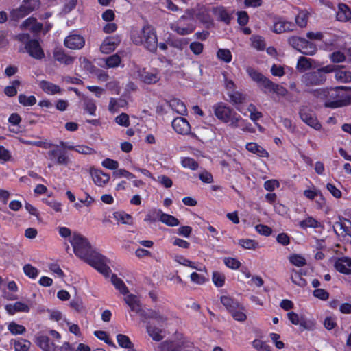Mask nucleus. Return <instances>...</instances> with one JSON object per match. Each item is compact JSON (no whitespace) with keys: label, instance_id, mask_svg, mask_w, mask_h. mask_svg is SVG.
<instances>
[{"label":"nucleus","instance_id":"obj_60","mask_svg":"<svg viewBox=\"0 0 351 351\" xmlns=\"http://www.w3.org/2000/svg\"><path fill=\"white\" fill-rule=\"evenodd\" d=\"M289 261L297 267H302L306 265L305 258L299 254H292L289 257Z\"/></svg>","mask_w":351,"mask_h":351},{"label":"nucleus","instance_id":"obj_1","mask_svg":"<svg viewBox=\"0 0 351 351\" xmlns=\"http://www.w3.org/2000/svg\"><path fill=\"white\" fill-rule=\"evenodd\" d=\"M75 254L99 272L107 275L110 271L106 265V259L101 254L95 250L88 239L82 234L73 232L69 239Z\"/></svg>","mask_w":351,"mask_h":351},{"label":"nucleus","instance_id":"obj_27","mask_svg":"<svg viewBox=\"0 0 351 351\" xmlns=\"http://www.w3.org/2000/svg\"><path fill=\"white\" fill-rule=\"evenodd\" d=\"M146 328L148 335L154 341H160L165 337L164 330L155 326L148 324Z\"/></svg>","mask_w":351,"mask_h":351},{"label":"nucleus","instance_id":"obj_36","mask_svg":"<svg viewBox=\"0 0 351 351\" xmlns=\"http://www.w3.org/2000/svg\"><path fill=\"white\" fill-rule=\"evenodd\" d=\"M111 282L115 288L123 295H127L129 293V290L124 282L117 277L116 275H112L111 277Z\"/></svg>","mask_w":351,"mask_h":351},{"label":"nucleus","instance_id":"obj_2","mask_svg":"<svg viewBox=\"0 0 351 351\" xmlns=\"http://www.w3.org/2000/svg\"><path fill=\"white\" fill-rule=\"evenodd\" d=\"M213 108L216 117L231 128H239L244 132L254 133L255 132L249 121L243 119L240 114L226 104L217 103L213 106Z\"/></svg>","mask_w":351,"mask_h":351},{"label":"nucleus","instance_id":"obj_26","mask_svg":"<svg viewBox=\"0 0 351 351\" xmlns=\"http://www.w3.org/2000/svg\"><path fill=\"white\" fill-rule=\"evenodd\" d=\"M36 344L43 351H58V347L53 343H51L47 336L38 337L36 339Z\"/></svg>","mask_w":351,"mask_h":351},{"label":"nucleus","instance_id":"obj_7","mask_svg":"<svg viewBox=\"0 0 351 351\" xmlns=\"http://www.w3.org/2000/svg\"><path fill=\"white\" fill-rule=\"evenodd\" d=\"M39 5L37 0H23V4L18 8L14 9L10 12L12 19L18 21L34 11Z\"/></svg>","mask_w":351,"mask_h":351},{"label":"nucleus","instance_id":"obj_11","mask_svg":"<svg viewBox=\"0 0 351 351\" xmlns=\"http://www.w3.org/2000/svg\"><path fill=\"white\" fill-rule=\"evenodd\" d=\"M300 117L302 121L308 126L316 130H319L321 129L322 125L317 119L315 113L312 111L306 108H301L300 110Z\"/></svg>","mask_w":351,"mask_h":351},{"label":"nucleus","instance_id":"obj_64","mask_svg":"<svg viewBox=\"0 0 351 351\" xmlns=\"http://www.w3.org/2000/svg\"><path fill=\"white\" fill-rule=\"evenodd\" d=\"M253 347L258 351H271L270 347L260 339H255L252 342Z\"/></svg>","mask_w":351,"mask_h":351},{"label":"nucleus","instance_id":"obj_33","mask_svg":"<svg viewBox=\"0 0 351 351\" xmlns=\"http://www.w3.org/2000/svg\"><path fill=\"white\" fill-rule=\"evenodd\" d=\"M313 60L301 56L298 60L296 68L300 71H305L313 67Z\"/></svg>","mask_w":351,"mask_h":351},{"label":"nucleus","instance_id":"obj_9","mask_svg":"<svg viewBox=\"0 0 351 351\" xmlns=\"http://www.w3.org/2000/svg\"><path fill=\"white\" fill-rule=\"evenodd\" d=\"M137 77L145 84H156L160 80V71L156 68L149 70L142 69L138 71Z\"/></svg>","mask_w":351,"mask_h":351},{"label":"nucleus","instance_id":"obj_12","mask_svg":"<svg viewBox=\"0 0 351 351\" xmlns=\"http://www.w3.org/2000/svg\"><path fill=\"white\" fill-rule=\"evenodd\" d=\"M90 174L93 182L100 187L106 186L110 180V175L100 169L91 168L90 169Z\"/></svg>","mask_w":351,"mask_h":351},{"label":"nucleus","instance_id":"obj_28","mask_svg":"<svg viewBox=\"0 0 351 351\" xmlns=\"http://www.w3.org/2000/svg\"><path fill=\"white\" fill-rule=\"evenodd\" d=\"M82 101L85 112L88 113L89 115L95 116L97 106L94 99L85 95H82Z\"/></svg>","mask_w":351,"mask_h":351},{"label":"nucleus","instance_id":"obj_35","mask_svg":"<svg viewBox=\"0 0 351 351\" xmlns=\"http://www.w3.org/2000/svg\"><path fill=\"white\" fill-rule=\"evenodd\" d=\"M212 12L215 17L220 21L228 23L230 20L229 14L223 7L213 8Z\"/></svg>","mask_w":351,"mask_h":351},{"label":"nucleus","instance_id":"obj_14","mask_svg":"<svg viewBox=\"0 0 351 351\" xmlns=\"http://www.w3.org/2000/svg\"><path fill=\"white\" fill-rule=\"evenodd\" d=\"M174 130L180 134H189L191 132V125L188 121L183 117H177L172 121Z\"/></svg>","mask_w":351,"mask_h":351},{"label":"nucleus","instance_id":"obj_43","mask_svg":"<svg viewBox=\"0 0 351 351\" xmlns=\"http://www.w3.org/2000/svg\"><path fill=\"white\" fill-rule=\"evenodd\" d=\"M252 47L256 50L263 51L265 48L264 38L258 35H253L250 38Z\"/></svg>","mask_w":351,"mask_h":351},{"label":"nucleus","instance_id":"obj_59","mask_svg":"<svg viewBox=\"0 0 351 351\" xmlns=\"http://www.w3.org/2000/svg\"><path fill=\"white\" fill-rule=\"evenodd\" d=\"M174 261L177 262L178 263L184 266L189 267L193 269H198L199 270L195 265V263L189 261V259L186 258L183 256L181 255H176L174 256Z\"/></svg>","mask_w":351,"mask_h":351},{"label":"nucleus","instance_id":"obj_55","mask_svg":"<svg viewBox=\"0 0 351 351\" xmlns=\"http://www.w3.org/2000/svg\"><path fill=\"white\" fill-rule=\"evenodd\" d=\"M226 276L223 273L214 271L212 276V280L214 285L217 287H221L224 285Z\"/></svg>","mask_w":351,"mask_h":351},{"label":"nucleus","instance_id":"obj_56","mask_svg":"<svg viewBox=\"0 0 351 351\" xmlns=\"http://www.w3.org/2000/svg\"><path fill=\"white\" fill-rule=\"evenodd\" d=\"M246 72L250 78L257 84L265 77L261 73L250 66L246 68Z\"/></svg>","mask_w":351,"mask_h":351},{"label":"nucleus","instance_id":"obj_37","mask_svg":"<svg viewBox=\"0 0 351 351\" xmlns=\"http://www.w3.org/2000/svg\"><path fill=\"white\" fill-rule=\"evenodd\" d=\"M127 102L123 99L110 98L108 105V110L111 112H117L119 108H123L126 106Z\"/></svg>","mask_w":351,"mask_h":351},{"label":"nucleus","instance_id":"obj_50","mask_svg":"<svg viewBox=\"0 0 351 351\" xmlns=\"http://www.w3.org/2000/svg\"><path fill=\"white\" fill-rule=\"evenodd\" d=\"M23 270L24 274L32 279L36 278L39 274L38 269L31 264H25L23 267Z\"/></svg>","mask_w":351,"mask_h":351},{"label":"nucleus","instance_id":"obj_8","mask_svg":"<svg viewBox=\"0 0 351 351\" xmlns=\"http://www.w3.org/2000/svg\"><path fill=\"white\" fill-rule=\"evenodd\" d=\"M326 80V77L317 69L315 71L304 74L301 77V82L305 86H318L322 84Z\"/></svg>","mask_w":351,"mask_h":351},{"label":"nucleus","instance_id":"obj_39","mask_svg":"<svg viewBox=\"0 0 351 351\" xmlns=\"http://www.w3.org/2000/svg\"><path fill=\"white\" fill-rule=\"evenodd\" d=\"M104 62L106 68H117L121 64V58L118 53H115L105 58Z\"/></svg>","mask_w":351,"mask_h":351},{"label":"nucleus","instance_id":"obj_20","mask_svg":"<svg viewBox=\"0 0 351 351\" xmlns=\"http://www.w3.org/2000/svg\"><path fill=\"white\" fill-rule=\"evenodd\" d=\"M336 269L343 274H351V258L342 257L338 258L335 264Z\"/></svg>","mask_w":351,"mask_h":351},{"label":"nucleus","instance_id":"obj_54","mask_svg":"<svg viewBox=\"0 0 351 351\" xmlns=\"http://www.w3.org/2000/svg\"><path fill=\"white\" fill-rule=\"evenodd\" d=\"M181 165L184 168L190 169L193 171L196 170L199 167L198 163L193 158L189 157L182 158Z\"/></svg>","mask_w":351,"mask_h":351},{"label":"nucleus","instance_id":"obj_62","mask_svg":"<svg viewBox=\"0 0 351 351\" xmlns=\"http://www.w3.org/2000/svg\"><path fill=\"white\" fill-rule=\"evenodd\" d=\"M223 262L226 267L232 269H237L241 265L239 261L232 257L225 258Z\"/></svg>","mask_w":351,"mask_h":351},{"label":"nucleus","instance_id":"obj_48","mask_svg":"<svg viewBox=\"0 0 351 351\" xmlns=\"http://www.w3.org/2000/svg\"><path fill=\"white\" fill-rule=\"evenodd\" d=\"M160 221L171 227L177 226L180 223L179 220L176 217L165 213H163L161 216Z\"/></svg>","mask_w":351,"mask_h":351},{"label":"nucleus","instance_id":"obj_22","mask_svg":"<svg viewBox=\"0 0 351 351\" xmlns=\"http://www.w3.org/2000/svg\"><path fill=\"white\" fill-rule=\"evenodd\" d=\"M7 313L10 315H14L18 312L28 313L30 310L29 306L21 302H16L14 304H9L5 306Z\"/></svg>","mask_w":351,"mask_h":351},{"label":"nucleus","instance_id":"obj_17","mask_svg":"<svg viewBox=\"0 0 351 351\" xmlns=\"http://www.w3.org/2000/svg\"><path fill=\"white\" fill-rule=\"evenodd\" d=\"M141 321L145 323L147 322L148 319H154L158 324H164L167 321V317L159 311L154 310L141 312Z\"/></svg>","mask_w":351,"mask_h":351},{"label":"nucleus","instance_id":"obj_13","mask_svg":"<svg viewBox=\"0 0 351 351\" xmlns=\"http://www.w3.org/2000/svg\"><path fill=\"white\" fill-rule=\"evenodd\" d=\"M25 49L30 56L35 59H42L44 57V52L36 40H30L25 45Z\"/></svg>","mask_w":351,"mask_h":351},{"label":"nucleus","instance_id":"obj_32","mask_svg":"<svg viewBox=\"0 0 351 351\" xmlns=\"http://www.w3.org/2000/svg\"><path fill=\"white\" fill-rule=\"evenodd\" d=\"M246 149L253 154H255L261 157H267V152L263 149L261 146L258 145L256 143H248L246 144Z\"/></svg>","mask_w":351,"mask_h":351},{"label":"nucleus","instance_id":"obj_24","mask_svg":"<svg viewBox=\"0 0 351 351\" xmlns=\"http://www.w3.org/2000/svg\"><path fill=\"white\" fill-rule=\"evenodd\" d=\"M124 300L130 306L131 311L138 313L141 316V312H143L144 311L141 310L139 300L136 295L128 293L124 298Z\"/></svg>","mask_w":351,"mask_h":351},{"label":"nucleus","instance_id":"obj_41","mask_svg":"<svg viewBox=\"0 0 351 351\" xmlns=\"http://www.w3.org/2000/svg\"><path fill=\"white\" fill-rule=\"evenodd\" d=\"M172 109L175 110L178 114L184 115L187 112V109L184 104L180 99H175L171 101L170 104Z\"/></svg>","mask_w":351,"mask_h":351},{"label":"nucleus","instance_id":"obj_44","mask_svg":"<svg viewBox=\"0 0 351 351\" xmlns=\"http://www.w3.org/2000/svg\"><path fill=\"white\" fill-rule=\"evenodd\" d=\"M247 110L250 112V119L256 124V122L263 117L262 112H259L256 106L253 104H250L247 108Z\"/></svg>","mask_w":351,"mask_h":351},{"label":"nucleus","instance_id":"obj_21","mask_svg":"<svg viewBox=\"0 0 351 351\" xmlns=\"http://www.w3.org/2000/svg\"><path fill=\"white\" fill-rule=\"evenodd\" d=\"M42 24L37 22L36 19L33 17L27 19L20 25L21 29H28L34 33L40 32L42 29Z\"/></svg>","mask_w":351,"mask_h":351},{"label":"nucleus","instance_id":"obj_15","mask_svg":"<svg viewBox=\"0 0 351 351\" xmlns=\"http://www.w3.org/2000/svg\"><path fill=\"white\" fill-rule=\"evenodd\" d=\"M121 42L119 36L106 38L100 46V50L103 53H110L115 50Z\"/></svg>","mask_w":351,"mask_h":351},{"label":"nucleus","instance_id":"obj_49","mask_svg":"<svg viewBox=\"0 0 351 351\" xmlns=\"http://www.w3.org/2000/svg\"><path fill=\"white\" fill-rule=\"evenodd\" d=\"M178 349V344L172 341H165L160 343L157 351H176Z\"/></svg>","mask_w":351,"mask_h":351},{"label":"nucleus","instance_id":"obj_16","mask_svg":"<svg viewBox=\"0 0 351 351\" xmlns=\"http://www.w3.org/2000/svg\"><path fill=\"white\" fill-rule=\"evenodd\" d=\"M195 15L196 19L204 24L206 27L208 28L213 25V21L210 16V10L207 8H199L197 12L195 11Z\"/></svg>","mask_w":351,"mask_h":351},{"label":"nucleus","instance_id":"obj_45","mask_svg":"<svg viewBox=\"0 0 351 351\" xmlns=\"http://www.w3.org/2000/svg\"><path fill=\"white\" fill-rule=\"evenodd\" d=\"M8 330L14 335H23L26 331L25 326L14 322H11L8 324Z\"/></svg>","mask_w":351,"mask_h":351},{"label":"nucleus","instance_id":"obj_61","mask_svg":"<svg viewBox=\"0 0 351 351\" xmlns=\"http://www.w3.org/2000/svg\"><path fill=\"white\" fill-rule=\"evenodd\" d=\"M117 341L119 345L122 348H130L132 346V343L130 340V338L122 334H119L117 336Z\"/></svg>","mask_w":351,"mask_h":351},{"label":"nucleus","instance_id":"obj_23","mask_svg":"<svg viewBox=\"0 0 351 351\" xmlns=\"http://www.w3.org/2000/svg\"><path fill=\"white\" fill-rule=\"evenodd\" d=\"M311 12L308 10H299L295 16V24L301 28L306 27Z\"/></svg>","mask_w":351,"mask_h":351},{"label":"nucleus","instance_id":"obj_18","mask_svg":"<svg viewBox=\"0 0 351 351\" xmlns=\"http://www.w3.org/2000/svg\"><path fill=\"white\" fill-rule=\"evenodd\" d=\"M294 28L295 24L292 22L278 19L274 23L272 27V31L276 34H281L285 32L293 31Z\"/></svg>","mask_w":351,"mask_h":351},{"label":"nucleus","instance_id":"obj_53","mask_svg":"<svg viewBox=\"0 0 351 351\" xmlns=\"http://www.w3.org/2000/svg\"><path fill=\"white\" fill-rule=\"evenodd\" d=\"M238 243L242 247L247 250H255L259 247L258 242L249 239H240Z\"/></svg>","mask_w":351,"mask_h":351},{"label":"nucleus","instance_id":"obj_4","mask_svg":"<svg viewBox=\"0 0 351 351\" xmlns=\"http://www.w3.org/2000/svg\"><path fill=\"white\" fill-rule=\"evenodd\" d=\"M131 39L136 45H143L150 52L156 51L158 38L154 28L150 25H144L139 31L131 33Z\"/></svg>","mask_w":351,"mask_h":351},{"label":"nucleus","instance_id":"obj_47","mask_svg":"<svg viewBox=\"0 0 351 351\" xmlns=\"http://www.w3.org/2000/svg\"><path fill=\"white\" fill-rule=\"evenodd\" d=\"M31 346V342L23 339H19L14 341V347L15 351H28Z\"/></svg>","mask_w":351,"mask_h":351},{"label":"nucleus","instance_id":"obj_40","mask_svg":"<svg viewBox=\"0 0 351 351\" xmlns=\"http://www.w3.org/2000/svg\"><path fill=\"white\" fill-rule=\"evenodd\" d=\"M298 51L305 55L313 56L317 51V47L314 44L305 39V43H302Z\"/></svg>","mask_w":351,"mask_h":351},{"label":"nucleus","instance_id":"obj_5","mask_svg":"<svg viewBox=\"0 0 351 351\" xmlns=\"http://www.w3.org/2000/svg\"><path fill=\"white\" fill-rule=\"evenodd\" d=\"M195 10L188 9L184 14L173 23H169L170 29L176 34L185 36L191 34L195 29Z\"/></svg>","mask_w":351,"mask_h":351},{"label":"nucleus","instance_id":"obj_58","mask_svg":"<svg viewBox=\"0 0 351 351\" xmlns=\"http://www.w3.org/2000/svg\"><path fill=\"white\" fill-rule=\"evenodd\" d=\"M43 202L56 213L62 211V204L53 199H43Z\"/></svg>","mask_w":351,"mask_h":351},{"label":"nucleus","instance_id":"obj_34","mask_svg":"<svg viewBox=\"0 0 351 351\" xmlns=\"http://www.w3.org/2000/svg\"><path fill=\"white\" fill-rule=\"evenodd\" d=\"M227 93L230 101L235 105L243 104L247 99L246 95L240 91L234 90L232 92H227Z\"/></svg>","mask_w":351,"mask_h":351},{"label":"nucleus","instance_id":"obj_6","mask_svg":"<svg viewBox=\"0 0 351 351\" xmlns=\"http://www.w3.org/2000/svg\"><path fill=\"white\" fill-rule=\"evenodd\" d=\"M47 152V159L49 162L48 167L51 168L53 165L68 166L71 163V159L66 152L60 148L59 145L51 143V147Z\"/></svg>","mask_w":351,"mask_h":351},{"label":"nucleus","instance_id":"obj_38","mask_svg":"<svg viewBox=\"0 0 351 351\" xmlns=\"http://www.w3.org/2000/svg\"><path fill=\"white\" fill-rule=\"evenodd\" d=\"M289 320L294 325H300L304 328H308L306 322L300 317L297 313L294 312H289L287 313Z\"/></svg>","mask_w":351,"mask_h":351},{"label":"nucleus","instance_id":"obj_19","mask_svg":"<svg viewBox=\"0 0 351 351\" xmlns=\"http://www.w3.org/2000/svg\"><path fill=\"white\" fill-rule=\"evenodd\" d=\"M335 79L339 83L351 82V71L347 70L344 66H337Z\"/></svg>","mask_w":351,"mask_h":351},{"label":"nucleus","instance_id":"obj_46","mask_svg":"<svg viewBox=\"0 0 351 351\" xmlns=\"http://www.w3.org/2000/svg\"><path fill=\"white\" fill-rule=\"evenodd\" d=\"M230 313L232 317L238 322H244L247 319V316L245 313V308L241 304H239L238 308H234Z\"/></svg>","mask_w":351,"mask_h":351},{"label":"nucleus","instance_id":"obj_30","mask_svg":"<svg viewBox=\"0 0 351 351\" xmlns=\"http://www.w3.org/2000/svg\"><path fill=\"white\" fill-rule=\"evenodd\" d=\"M337 19L339 21H347L351 19V11L346 4L340 3L339 5Z\"/></svg>","mask_w":351,"mask_h":351},{"label":"nucleus","instance_id":"obj_57","mask_svg":"<svg viewBox=\"0 0 351 351\" xmlns=\"http://www.w3.org/2000/svg\"><path fill=\"white\" fill-rule=\"evenodd\" d=\"M265 93H271L274 83L265 76L258 83Z\"/></svg>","mask_w":351,"mask_h":351},{"label":"nucleus","instance_id":"obj_51","mask_svg":"<svg viewBox=\"0 0 351 351\" xmlns=\"http://www.w3.org/2000/svg\"><path fill=\"white\" fill-rule=\"evenodd\" d=\"M19 102L24 106H32L36 103V99L33 95L21 94L19 95Z\"/></svg>","mask_w":351,"mask_h":351},{"label":"nucleus","instance_id":"obj_3","mask_svg":"<svg viewBox=\"0 0 351 351\" xmlns=\"http://www.w3.org/2000/svg\"><path fill=\"white\" fill-rule=\"evenodd\" d=\"M348 89H351V88L343 86L335 88H319L314 91V95L325 100L324 106L326 107L337 108L348 104L349 98L343 93V90Z\"/></svg>","mask_w":351,"mask_h":351},{"label":"nucleus","instance_id":"obj_29","mask_svg":"<svg viewBox=\"0 0 351 351\" xmlns=\"http://www.w3.org/2000/svg\"><path fill=\"white\" fill-rule=\"evenodd\" d=\"M39 86L45 93L49 95L60 93L61 90L58 85L45 80L40 82Z\"/></svg>","mask_w":351,"mask_h":351},{"label":"nucleus","instance_id":"obj_42","mask_svg":"<svg viewBox=\"0 0 351 351\" xmlns=\"http://www.w3.org/2000/svg\"><path fill=\"white\" fill-rule=\"evenodd\" d=\"M221 302L230 313L234 308H238L239 304L237 301H234L230 297L227 295H223L221 297Z\"/></svg>","mask_w":351,"mask_h":351},{"label":"nucleus","instance_id":"obj_31","mask_svg":"<svg viewBox=\"0 0 351 351\" xmlns=\"http://www.w3.org/2000/svg\"><path fill=\"white\" fill-rule=\"evenodd\" d=\"M113 218L122 224L131 225L133 223L132 217L124 211H116L112 214Z\"/></svg>","mask_w":351,"mask_h":351},{"label":"nucleus","instance_id":"obj_63","mask_svg":"<svg viewBox=\"0 0 351 351\" xmlns=\"http://www.w3.org/2000/svg\"><path fill=\"white\" fill-rule=\"evenodd\" d=\"M289 44L296 50H299L302 43H305V39L298 36H291L288 40Z\"/></svg>","mask_w":351,"mask_h":351},{"label":"nucleus","instance_id":"obj_25","mask_svg":"<svg viewBox=\"0 0 351 351\" xmlns=\"http://www.w3.org/2000/svg\"><path fill=\"white\" fill-rule=\"evenodd\" d=\"M53 56L56 60L65 65H69L72 64L74 60L73 58L66 54L64 51L60 48H56L54 49Z\"/></svg>","mask_w":351,"mask_h":351},{"label":"nucleus","instance_id":"obj_10","mask_svg":"<svg viewBox=\"0 0 351 351\" xmlns=\"http://www.w3.org/2000/svg\"><path fill=\"white\" fill-rule=\"evenodd\" d=\"M64 44L66 47L70 49L77 50L84 46L85 39L82 35L75 32H72L65 38Z\"/></svg>","mask_w":351,"mask_h":351},{"label":"nucleus","instance_id":"obj_52","mask_svg":"<svg viewBox=\"0 0 351 351\" xmlns=\"http://www.w3.org/2000/svg\"><path fill=\"white\" fill-rule=\"evenodd\" d=\"M217 57L226 63H229L232 60V53L228 49H219L217 52Z\"/></svg>","mask_w":351,"mask_h":351}]
</instances>
